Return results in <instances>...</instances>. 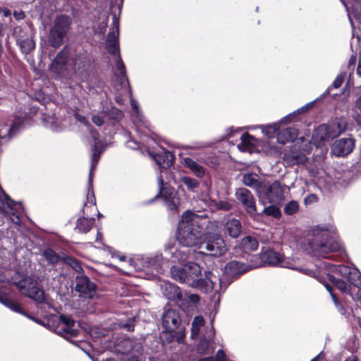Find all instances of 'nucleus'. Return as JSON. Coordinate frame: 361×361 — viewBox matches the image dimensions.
Masks as SVG:
<instances>
[{
    "mask_svg": "<svg viewBox=\"0 0 361 361\" xmlns=\"http://www.w3.org/2000/svg\"><path fill=\"white\" fill-rule=\"evenodd\" d=\"M43 256L51 264H56L60 257L51 249H47L43 252Z\"/></svg>",
    "mask_w": 361,
    "mask_h": 361,
    "instance_id": "nucleus-37",
    "label": "nucleus"
},
{
    "mask_svg": "<svg viewBox=\"0 0 361 361\" xmlns=\"http://www.w3.org/2000/svg\"><path fill=\"white\" fill-rule=\"evenodd\" d=\"M106 25H107V22L106 21L104 22L103 23H101L99 25V28L100 31L102 32H104Z\"/></svg>",
    "mask_w": 361,
    "mask_h": 361,
    "instance_id": "nucleus-57",
    "label": "nucleus"
},
{
    "mask_svg": "<svg viewBox=\"0 0 361 361\" xmlns=\"http://www.w3.org/2000/svg\"><path fill=\"white\" fill-rule=\"evenodd\" d=\"M243 183L255 190L259 197H262V192L265 190L266 180L261 179L257 174L247 173L243 178Z\"/></svg>",
    "mask_w": 361,
    "mask_h": 361,
    "instance_id": "nucleus-17",
    "label": "nucleus"
},
{
    "mask_svg": "<svg viewBox=\"0 0 361 361\" xmlns=\"http://www.w3.org/2000/svg\"><path fill=\"white\" fill-rule=\"evenodd\" d=\"M216 207L224 211H230L233 208V203L231 201H220L216 204Z\"/></svg>",
    "mask_w": 361,
    "mask_h": 361,
    "instance_id": "nucleus-45",
    "label": "nucleus"
},
{
    "mask_svg": "<svg viewBox=\"0 0 361 361\" xmlns=\"http://www.w3.org/2000/svg\"><path fill=\"white\" fill-rule=\"evenodd\" d=\"M297 130L294 128H280L277 133V142L281 144H285L293 141L297 137Z\"/></svg>",
    "mask_w": 361,
    "mask_h": 361,
    "instance_id": "nucleus-23",
    "label": "nucleus"
},
{
    "mask_svg": "<svg viewBox=\"0 0 361 361\" xmlns=\"http://www.w3.org/2000/svg\"><path fill=\"white\" fill-rule=\"evenodd\" d=\"M324 286H325L326 288L331 293V295L332 297L334 304L336 305H339L338 301L337 300L336 296L331 293V286L328 283H324Z\"/></svg>",
    "mask_w": 361,
    "mask_h": 361,
    "instance_id": "nucleus-52",
    "label": "nucleus"
},
{
    "mask_svg": "<svg viewBox=\"0 0 361 361\" xmlns=\"http://www.w3.org/2000/svg\"><path fill=\"white\" fill-rule=\"evenodd\" d=\"M204 325V319L202 316H196L192 322L191 337L196 338L200 334L201 328Z\"/></svg>",
    "mask_w": 361,
    "mask_h": 361,
    "instance_id": "nucleus-30",
    "label": "nucleus"
},
{
    "mask_svg": "<svg viewBox=\"0 0 361 361\" xmlns=\"http://www.w3.org/2000/svg\"><path fill=\"white\" fill-rule=\"evenodd\" d=\"M207 221L204 218L185 212L182 215L176 233V238L185 247L197 246L202 243L204 234L203 231Z\"/></svg>",
    "mask_w": 361,
    "mask_h": 361,
    "instance_id": "nucleus-1",
    "label": "nucleus"
},
{
    "mask_svg": "<svg viewBox=\"0 0 361 361\" xmlns=\"http://www.w3.org/2000/svg\"><path fill=\"white\" fill-rule=\"evenodd\" d=\"M54 321L57 322L56 332L67 340L69 337H75L78 335V330L75 329V321L70 317L61 315Z\"/></svg>",
    "mask_w": 361,
    "mask_h": 361,
    "instance_id": "nucleus-8",
    "label": "nucleus"
},
{
    "mask_svg": "<svg viewBox=\"0 0 361 361\" xmlns=\"http://www.w3.org/2000/svg\"><path fill=\"white\" fill-rule=\"evenodd\" d=\"M173 248H170L168 250H166V254H172V259L171 261L174 263L178 262L180 264L183 263L188 258V252L185 249H176L175 251L173 250Z\"/></svg>",
    "mask_w": 361,
    "mask_h": 361,
    "instance_id": "nucleus-27",
    "label": "nucleus"
},
{
    "mask_svg": "<svg viewBox=\"0 0 361 361\" xmlns=\"http://www.w3.org/2000/svg\"><path fill=\"white\" fill-rule=\"evenodd\" d=\"M318 200L317 196L315 194H310L307 196L304 200L305 204H309L314 202H316Z\"/></svg>",
    "mask_w": 361,
    "mask_h": 361,
    "instance_id": "nucleus-47",
    "label": "nucleus"
},
{
    "mask_svg": "<svg viewBox=\"0 0 361 361\" xmlns=\"http://www.w3.org/2000/svg\"><path fill=\"white\" fill-rule=\"evenodd\" d=\"M263 212L268 215L272 216L276 218H279L281 216V212L279 207L274 205H271L267 207H265L263 210Z\"/></svg>",
    "mask_w": 361,
    "mask_h": 361,
    "instance_id": "nucleus-41",
    "label": "nucleus"
},
{
    "mask_svg": "<svg viewBox=\"0 0 361 361\" xmlns=\"http://www.w3.org/2000/svg\"><path fill=\"white\" fill-rule=\"evenodd\" d=\"M171 274L174 280L178 281L181 283H185L186 275L185 264H184L182 267L178 266H173L171 269Z\"/></svg>",
    "mask_w": 361,
    "mask_h": 361,
    "instance_id": "nucleus-33",
    "label": "nucleus"
},
{
    "mask_svg": "<svg viewBox=\"0 0 361 361\" xmlns=\"http://www.w3.org/2000/svg\"><path fill=\"white\" fill-rule=\"evenodd\" d=\"M124 328H126L128 331H133V325L130 324H125L123 326Z\"/></svg>",
    "mask_w": 361,
    "mask_h": 361,
    "instance_id": "nucleus-58",
    "label": "nucleus"
},
{
    "mask_svg": "<svg viewBox=\"0 0 361 361\" xmlns=\"http://www.w3.org/2000/svg\"><path fill=\"white\" fill-rule=\"evenodd\" d=\"M312 237L309 239V243L313 250L320 256L325 258H331L330 252L340 251L342 247L341 244L334 240L333 235L327 228L316 226L312 229Z\"/></svg>",
    "mask_w": 361,
    "mask_h": 361,
    "instance_id": "nucleus-3",
    "label": "nucleus"
},
{
    "mask_svg": "<svg viewBox=\"0 0 361 361\" xmlns=\"http://www.w3.org/2000/svg\"><path fill=\"white\" fill-rule=\"evenodd\" d=\"M261 259L264 264L268 265H280L283 267L297 269L291 261L283 259V256L280 253L272 250L262 252L261 254Z\"/></svg>",
    "mask_w": 361,
    "mask_h": 361,
    "instance_id": "nucleus-11",
    "label": "nucleus"
},
{
    "mask_svg": "<svg viewBox=\"0 0 361 361\" xmlns=\"http://www.w3.org/2000/svg\"><path fill=\"white\" fill-rule=\"evenodd\" d=\"M18 43L19 44L22 51L24 54L30 53L35 49V43L31 36L27 37L26 39L19 38L18 39Z\"/></svg>",
    "mask_w": 361,
    "mask_h": 361,
    "instance_id": "nucleus-34",
    "label": "nucleus"
},
{
    "mask_svg": "<svg viewBox=\"0 0 361 361\" xmlns=\"http://www.w3.org/2000/svg\"><path fill=\"white\" fill-rule=\"evenodd\" d=\"M299 209V204L297 201L292 200L288 202L284 207V212L288 215L295 214Z\"/></svg>",
    "mask_w": 361,
    "mask_h": 361,
    "instance_id": "nucleus-40",
    "label": "nucleus"
},
{
    "mask_svg": "<svg viewBox=\"0 0 361 361\" xmlns=\"http://www.w3.org/2000/svg\"><path fill=\"white\" fill-rule=\"evenodd\" d=\"M13 15H14L15 18L16 19H18V20H20V19H23L24 18V13L23 12H21V11L19 12V13L15 12L13 13Z\"/></svg>",
    "mask_w": 361,
    "mask_h": 361,
    "instance_id": "nucleus-55",
    "label": "nucleus"
},
{
    "mask_svg": "<svg viewBox=\"0 0 361 361\" xmlns=\"http://www.w3.org/2000/svg\"><path fill=\"white\" fill-rule=\"evenodd\" d=\"M284 189V187L277 181L271 184L266 181L265 190L262 192V197H267L271 203L279 202L283 198Z\"/></svg>",
    "mask_w": 361,
    "mask_h": 361,
    "instance_id": "nucleus-14",
    "label": "nucleus"
},
{
    "mask_svg": "<svg viewBox=\"0 0 361 361\" xmlns=\"http://www.w3.org/2000/svg\"><path fill=\"white\" fill-rule=\"evenodd\" d=\"M279 130V125L278 123H274L271 126H268L264 129V133L267 135L268 137H273L275 135L277 136V133Z\"/></svg>",
    "mask_w": 361,
    "mask_h": 361,
    "instance_id": "nucleus-42",
    "label": "nucleus"
},
{
    "mask_svg": "<svg viewBox=\"0 0 361 361\" xmlns=\"http://www.w3.org/2000/svg\"><path fill=\"white\" fill-rule=\"evenodd\" d=\"M94 223V218H80L77 221L75 228L80 233H86L91 229Z\"/></svg>",
    "mask_w": 361,
    "mask_h": 361,
    "instance_id": "nucleus-26",
    "label": "nucleus"
},
{
    "mask_svg": "<svg viewBox=\"0 0 361 361\" xmlns=\"http://www.w3.org/2000/svg\"><path fill=\"white\" fill-rule=\"evenodd\" d=\"M199 249L205 255L220 257L227 250L226 243L222 238L217 235H204Z\"/></svg>",
    "mask_w": 361,
    "mask_h": 361,
    "instance_id": "nucleus-6",
    "label": "nucleus"
},
{
    "mask_svg": "<svg viewBox=\"0 0 361 361\" xmlns=\"http://www.w3.org/2000/svg\"><path fill=\"white\" fill-rule=\"evenodd\" d=\"M347 128V123L343 120L336 121L330 125L323 124L319 126L313 135L314 141L326 142L332 140Z\"/></svg>",
    "mask_w": 361,
    "mask_h": 361,
    "instance_id": "nucleus-5",
    "label": "nucleus"
},
{
    "mask_svg": "<svg viewBox=\"0 0 361 361\" xmlns=\"http://www.w3.org/2000/svg\"><path fill=\"white\" fill-rule=\"evenodd\" d=\"M188 299L190 300V302H193V303H197V302L200 301V297L199 295H196V294H191L188 296Z\"/></svg>",
    "mask_w": 361,
    "mask_h": 361,
    "instance_id": "nucleus-54",
    "label": "nucleus"
},
{
    "mask_svg": "<svg viewBox=\"0 0 361 361\" xmlns=\"http://www.w3.org/2000/svg\"><path fill=\"white\" fill-rule=\"evenodd\" d=\"M345 361H358V358L356 356L352 355L347 358Z\"/></svg>",
    "mask_w": 361,
    "mask_h": 361,
    "instance_id": "nucleus-60",
    "label": "nucleus"
},
{
    "mask_svg": "<svg viewBox=\"0 0 361 361\" xmlns=\"http://www.w3.org/2000/svg\"><path fill=\"white\" fill-rule=\"evenodd\" d=\"M353 285L361 289V273L359 271V275L351 278L350 281Z\"/></svg>",
    "mask_w": 361,
    "mask_h": 361,
    "instance_id": "nucleus-46",
    "label": "nucleus"
},
{
    "mask_svg": "<svg viewBox=\"0 0 361 361\" xmlns=\"http://www.w3.org/2000/svg\"><path fill=\"white\" fill-rule=\"evenodd\" d=\"M284 160L290 165L303 164L307 161V157L304 154L293 152L290 154H286Z\"/></svg>",
    "mask_w": 361,
    "mask_h": 361,
    "instance_id": "nucleus-25",
    "label": "nucleus"
},
{
    "mask_svg": "<svg viewBox=\"0 0 361 361\" xmlns=\"http://www.w3.org/2000/svg\"><path fill=\"white\" fill-rule=\"evenodd\" d=\"M355 145V140L353 137L341 138L334 142L331 152L336 157H345L353 152Z\"/></svg>",
    "mask_w": 361,
    "mask_h": 361,
    "instance_id": "nucleus-12",
    "label": "nucleus"
},
{
    "mask_svg": "<svg viewBox=\"0 0 361 361\" xmlns=\"http://www.w3.org/2000/svg\"><path fill=\"white\" fill-rule=\"evenodd\" d=\"M131 106L133 107V109H134V111L136 112V113H138V106L135 102V101H134L133 99H131Z\"/></svg>",
    "mask_w": 361,
    "mask_h": 361,
    "instance_id": "nucleus-56",
    "label": "nucleus"
},
{
    "mask_svg": "<svg viewBox=\"0 0 361 361\" xmlns=\"http://www.w3.org/2000/svg\"><path fill=\"white\" fill-rule=\"evenodd\" d=\"M76 118L80 122L84 123L85 124L87 123V121H86L85 117H84L82 116H80V115H76Z\"/></svg>",
    "mask_w": 361,
    "mask_h": 361,
    "instance_id": "nucleus-59",
    "label": "nucleus"
},
{
    "mask_svg": "<svg viewBox=\"0 0 361 361\" xmlns=\"http://www.w3.org/2000/svg\"><path fill=\"white\" fill-rule=\"evenodd\" d=\"M182 163L185 167L190 169L199 178H203L207 173V169L190 157L184 158Z\"/></svg>",
    "mask_w": 361,
    "mask_h": 361,
    "instance_id": "nucleus-20",
    "label": "nucleus"
},
{
    "mask_svg": "<svg viewBox=\"0 0 361 361\" xmlns=\"http://www.w3.org/2000/svg\"><path fill=\"white\" fill-rule=\"evenodd\" d=\"M254 137L247 133H245L241 136V143L238 145V148L241 152L250 151L254 146Z\"/></svg>",
    "mask_w": 361,
    "mask_h": 361,
    "instance_id": "nucleus-32",
    "label": "nucleus"
},
{
    "mask_svg": "<svg viewBox=\"0 0 361 361\" xmlns=\"http://www.w3.org/2000/svg\"><path fill=\"white\" fill-rule=\"evenodd\" d=\"M181 319L177 310L169 309L162 316V325L169 331H175L180 324Z\"/></svg>",
    "mask_w": 361,
    "mask_h": 361,
    "instance_id": "nucleus-16",
    "label": "nucleus"
},
{
    "mask_svg": "<svg viewBox=\"0 0 361 361\" xmlns=\"http://www.w3.org/2000/svg\"><path fill=\"white\" fill-rule=\"evenodd\" d=\"M235 196L251 216L256 215L257 206L255 200L250 190L245 188H238L235 192Z\"/></svg>",
    "mask_w": 361,
    "mask_h": 361,
    "instance_id": "nucleus-9",
    "label": "nucleus"
},
{
    "mask_svg": "<svg viewBox=\"0 0 361 361\" xmlns=\"http://www.w3.org/2000/svg\"><path fill=\"white\" fill-rule=\"evenodd\" d=\"M116 68L118 71H120L121 75H125V66L123 61L121 60L120 57L118 58V61L116 64Z\"/></svg>",
    "mask_w": 361,
    "mask_h": 361,
    "instance_id": "nucleus-50",
    "label": "nucleus"
},
{
    "mask_svg": "<svg viewBox=\"0 0 361 361\" xmlns=\"http://www.w3.org/2000/svg\"><path fill=\"white\" fill-rule=\"evenodd\" d=\"M180 181L186 186L187 189L192 192H197L200 186V182L194 178L189 176H183Z\"/></svg>",
    "mask_w": 361,
    "mask_h": 361,
    "instance_id": "nucleus-35",
    "label": "nucleus"
},
{
    "mask_svg": "<svg viewBox=\"0 0 361 361\" xmlns=\"http://www.w3.org/2000/svg\"><path fill=\"white\" fill-rule=\"evenodd\" d=\"M240 245L245 252H251L256 250L259 245L255 238L248 235L242 239Z\"/></svg>",
    "mask_w": 361,
    "mask_h": 361,
    "instance_id": "nucleus-28",
    "label": "nucleus"
},
{
    "mask_svg": "<svg viewBox=\"0 0 361 361\" xmlns=\"http://www.w3.org/2000/svg\"><path fill=\"white\" fill-rule=\"evenodd\" d=\"M26 116L23 114L12 116L9 118V128L5 129H0V140L5 138L6 135L8 137L13 136L19 130L24 127L25 123Z\"/></svg>",
    "mask_w": 361,
    "mask_h": 361,
    "instance_id": "nucleus-15",
    "label": "nucleus"
},
{
    "mask_svg": "<svg viewBox=\"0 0 361 361\" xmlns=\"http://www.w3.org/2000/svg\"><path fill=\"white\" fill-rule=\"evenodd\" d=\"M343 79H344V76L343 75H338L333 82L334 87L338 88L341 85V84L343 81Z\"/></svg>",
    "mask_w": 361,
    "mask_h": 361,
    "instance_id": "nucleus-49",
    "label": "nucleus"
},
{
    "mask_svg": "<svg viewBox=\"0 0 361 361\" xmlns=\"http://www.w3.org/2000/svg\"><path fill=\"white\" fill-rule=\"evenodd\" d=\"M0 302L3 303L5 306L13 310L14 312H19L26 315L25 313L21 312L20 305L16 301L11 300L9 298L2 299L0 298Z\"/></svg>",
    "mask_w": 361,
    "mask_h": 361,
    "instance_id": "nucleus-36",
    "label": "nucleus"
},
{
    "mask_svg": "<svg viewBox=\"0 0 361 361\" xmlns=\"http://www.w3.org/2000/svg\"><path fill=\"white\" fill-rule=\"evenodd\" d=\"M214 336V329L212 326L209 331L208 339L203 337L197 345V350L200 354L210 355L214 352L216 347L213 341Z\"/></svg>",
    "mask_w": 361,
    "mask_h": 361,
    "instance_id": "nucleus-18",
    "label": "nucleus"
},
{
    "mask_svg": "<svg viewBox=\"0 0 361 361\" xmlns=\"http://www.w3.org/2000/svg\"><path fill=\"white\" fill-rule=\"evenodd\" d=\"M11 221L16 224H20V220L18 215H16L14 212L11 213V216H10Z\"/></svg>",
    "mask_w": 361,
    "mask_h": 361,
    "instance_id": "nucleus-53",
    "label": "nucleus"
},
{
    "mask_svg": "<svg viewBox=\"0 0 361 361\" xmlns=\"http://www.w3.org/2000/svg\"><path fill=\"white\" fill-rule=\"evenodd\" d=\"M163 293L165 296L171 300H182V293L180 288L171 283H165L163 286Z\"/></svg>",
    "mask_w": 361,
    "mask_h": 361,
    "instance_id": "nucleus-22",
    "label": "nucleus"
},
{
    "mask_svg": "<svg viewBox=\"0 0 361 361\" xmlns=\"http://www.w3.org/2000/svg\"><path fill=\"white\" fill-rule=\"evenodd\" d=\"M65 261L66 263L71 267L76 272H80L82 271V267L76 259L72 257H67L65 259Z\"/></svg>",
    "mask_w": 361,
    "mask_h": 361,
    "instance_id": "nucleus-44",
    "label": "nucleus"
},
{
    "mask_svg": "<svg viewBox=\"0 0 361 361\" xmlns=\"http://www.w3.org/2000/svg\"><path fill=\"white\" fill-rule=\"evenodd\" d=\"M92 120L97 126H101L104 123L103 118L97 115L93 116Z\"/></svg>",
    "mask_w": 361,
    "mask_h": 361,
    "instance_id": "nucleus-51",
    "label": "nucleus"
},
{
    "mask_svg": "<svg viewBox=\"0 0 361 361\" xmlns=\"http://www.w3.org/2000/svg\"><path fill=\"white\" fill-rule=\"evenodd\" d=\"M355 61H356V58L355 56H352L350 59L349 64L350 65L355 64Z\"/></svg>",
    "mask_w": 361,
    "mask_h": 361,
    "instance_id": "nucleus-62",
    "label": "nucleus"
},
{
    "mask_svg": "<svg viewBox=\"0 0 361 361\" xmlns=\"http://www.w3.org/2000/svg\"><path fill=\"white\" fill-rule=\"evenodd\" d=\"M119 20L116 14L113 15L111 27L106 38V48L109 53L116 54L118 49Z\"/></svg>",
    "mask_w": 361,
    "mask_h": 361,
    "instance_id": "nucleus-13",
    "label": "nucleus"
},
{
    "mask_svg": "<svg viewBox=\"0 0 361 361\" xmlns=\"http://www.w3.org/2000/svg\"><path fill=\"white\" fill-rule=\"evenodd\" d=\"M159 184L160 186V193L163 194L164 190L169 194V197H165V204L169 209L175 210L177 208L178 204V199L176 197V194L171 188H164V180L161 176L158 178Z\"/></svg>",
    "mask_w": 361,
    "mask_h": 361,
    "instance_id": "nucleus-19",
    "label": "nucleus"
},
{
    "mask_svg": "<svg viewBox=\"0 0 361 361\" xmlns=\"http://www.w3.org/2000/svg\"><path fill=\"white\" fill-rule=\"evenodd\" d=\"M71 19L66 16L57 17L48 35L49 44L55 48H58L63 43L64 37L70 30Z\"/></svg>",
    "mask_w": 361,
    "mask_h": 361,
    "instance_id": "nucleus-4",
    "label": "nucleus"
},
{
    "mask_svg": "<svg viewBox=\"0 0 361 361\" xmlns=\"http://www.w3.org/2000/svg\"><path fill=\"white\" fill-rule=\"evenodd\" d=\"M329 280L341 291L347 292L348 290V286L344 281L341 280V279H337L331 275H329Z\"/></svg>",
    "mask_w": 361,
    "mask_h": 361,
    "instance_id": "nucleus-39",
    "label": "nucleus"
},
{
    "mask_svg": "<svg viewBox=\"0 0 361 361\" xmlns=\"http://www.w3.org/2000/svg\"><path fill=\"white\" fill-rule=\"evenodd\" d=\"M87 202L90 203L92 206H94L95 204L94 195L93 193V190H92V189L90 188V187H89V188H88V192L87 194Z\"/></svg>",
    "mask_w": 361,
    "mask_h": 361,
    "instance_id": "nucleus-48",
    "label": "nucleus"
},
{
    "mask_svg": "<svg viewBox=\"0 0 361 361\" xmlns=\"http://www.w3.org/2000/svg\"><path fill=\"white\" fill-rule=\"evenodd\" d=\"M357 72L358 74H361V61L359 62V65L357 68Z\"/></svg>",
    "mask_w": 361,
    "mask_h": 361,
    "instance_id": "nucleus-63",
    "label": "nucleus"
},
{
    "mask_svg": "<svg viewBox=\"0 0 361 361\" xmlns=\"http://www.w3.org/2000/svg\"><path fill=\"white\" fill-rule=\"evenodd\" d=\"M75 290L80 297L92 298L96 293V286L87 276H79L75 279Z\"/></svg>",
    "mask_w": 361,
    "mask_h": 361,
    "instance_id": "nucleus-10",
    "label": "nucleus"
},
{
    "mask_svg": "<svg viewBox=\"0 0 361 361\" xmlns=\"http://www.w3.org/2000/svg\"><path fill=\"white\" fill-rule=\"evenodd\" d=\"M67 54L64 51H60L51 64V68L56 72L61 71L67 61Z\"/></svg>",
    "mask_w": 361,
    "mask_h": 361,
    "instance_id": "nucleus-29",
    "label": "nucleus"
},
{
    "mask_svg": "<svg viewBox=\"0 0 361 361\" xmlns=\"http://www.w3.org/2000/svg\"><path fill=\"white\" fill-rule=\"evenodd\" d=\"M185 283L190 286L205 288L206 291L214 290L216 293L225 289L226 284L216 275L213 271H209L206 274V278L200 277V267L195 262H188L185 264Z\"/></svg>",
    "mask_w": 361,
    "mask_h": 361,
    "instance_id": "nucleus-2",
    "label": "nucleus"
},
{
    "mask_svg": "<svg viewBox=\"0 0 361 361\" xmlns=\"http://www.w3.org/2000/svg\"><path fill=\"white\" fill-rule=\"evenodd\" d=\"M160 338L163 343H169L173 341L174 331H169L165 329L161 332Z\"/></svg>",
    "mask_w": 361,
    "mask_h": 361,
    "instance_id": "nucleus-43",
    "label": "nucleus"
},
{
    "mask_svg": "<svg viewBox=\"0 0 361 361\" xmlns=\"http://www.w3.org/2000/svg\"><path fill=\"white\" fill-rule=\"evenodd\" d=\"M301 272H304L306 274H310L311 271L307 269H299Z\"/></svg>",
    "mask_w": 361,
    "mask_h": 361,
    "instance_id": "nucleus-64",
    "label": "nucleus"
},
{
    "mask_svg": "<svg viewBox=\"0 0 361 361\" xmlns=\"http://www.w3.org/2000/svg\"><path fill=\"white\" fill-rule=\"evenodd\" d=\"M337 271L343 277L346 278L349 281L353 276L359 275V271L357 269L349 267L345 265H339L336 268Z\"/></svg>",
    "mask_w": 361,
    "mask_h": 361,
    "instance_id": "nucleus-31",
    "label": "nucleus"
},
{
    "mask_svg": "<svg viewBox=\"0 0 361 361\" xmlns=\"http://www.w3.org/2000/svg\"><path fill=\"white\" fill-rule=\"evenodd\" d=\"M247 269L245 264L233 260L226 264L224 273L228 277H234L244 273Z\"/></svg>",
    "mask_w": 361,
    "mask_h": 361,
    "instance_id": "nucleus-21",
    "label": "nucleus"
},
{
    "mask_svg": "<svg viewBox=\"0 0 361 361\" xmlns=\"http://www.w3.org/2000/svg\"><path fill=\"white\" fill-rule=\"evenodd\" d=\"M98 145H99V142H96L94 144V152H93V154L92 157V167H91V171L90 173V180H89L90 185L91 184V181H92V171L94 169V168L96 166L97 161L99 159L100 152H99V150L97 149Z\"/></svg>",
    "mask_w": 361,
    "mask_h": 361,
    "instance_id": "nucleus-38",
    "label": "nucleus"
},
{
    "mask_svg": "<svg viewBox=\"0 0 361 361\" xmlns=\"http://www.w3.org/2000/svg\"><path fill=\"white\" fill-rule=\"evenodd\" d=\"M20 293L39 303L45 301V295L42 289L37 286V281L32 276H25L16 283Z\"/></svg>",
    "mask_w": 361,
    "mask_h": 361,
    "instance_id": "nucleus-7",
    "label": "nucleus"
},
{
    "mask_svg": "<svg viewBox=\"0 0 361 361\" xmlns=\"http://www.w3.org/2000/svg\"><path fill=\"white\" fill-rule=\"evenodd\" d=\"M2 12H3L4 16H6V17L10 15V13H11L10 11L8 10V9H4L2 11Z\"/></svg>",
    "mask_w": 361,
    "mask_h": 361,
    "instance_id": "nucleus-61",
    "label": "nucleus"
},
{
    "mask_svg": "<svg viewBox=\"0 0 361 361\" xmlns=\"http://www.w3.org/2000/svg\"><path fill=\"white\" fill-rule=\"evenodd\" d=\"M226 232L232 238H237L241 232V225L238 220L231 219L225 225Z\"/></svg>",
    "mask_w": 361,
    "mask_h": 361,
    "instance_id": "nucleus-24",
    "label": "nucleus"
}]
</instances>
